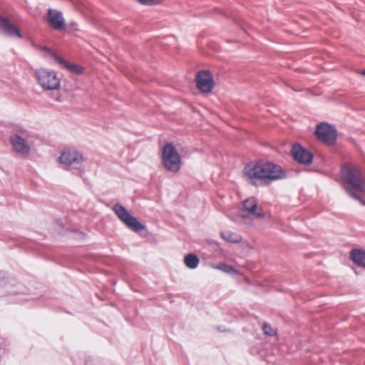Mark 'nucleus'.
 I'll list each match as a JSON object with an SVG mask.
<instances>
[{
    "label": "nucleus",
    "mask_w": 365,
    "mask_h": 365,
    "mask_svg": "<svg viewBox=\"0 0 365 365\" xmlns=\"http://www.w3.org/2000/svg\"><path fill=\"white\" fill-rule=\"evenodd\" d=\"M10 143L14 151L22 157H28L31 152V143L25 130L14 133L10 137Z\"/></svg>",
    "instance_id": "7"
},
{
    "label": "nucleus",
    "mask_w": 365,
    "mask_h": 365,
    "mask_svg": "<svg viewBox=\"0 0 365 365\" xmlns=\"http://www.w3.org/2000/svg\"><path fill=\"white\" fill-rule=\"evenodd\" d=\"M199 263L200 259L195 254L190 253L184 257L185 265L190 269H196Z\"/></svg>",
    "instance_id": "16"
},
{
    "label": "nucleus",
    "mask_w": 365,
    "mask_h": 365,
    "mask_svg": "<svg viewBox=\"0 0 365 365\" xmlns=\"http://www.w3.org/2000/svg\"><path fill=\"white\" fill-rule=\"evenodd\" d=\"M48 21L54 29H63L66 26L62 13L54 9L48 11Z\"/></svg>",
    "instance_id": "13"
},
{
    "label": "nucleus",
    "mask_w": 365,
    "mask_h": 365,
    "mask_svg": "<svg viewBox=\"0 0 365 365\" xmlns=\"http://www.w3.org/2000/svg\"><path fill=\"white\" fill-rule=\"evenodd\" d=\"M163 163L165 169L172 173H177L181 166L180 157L175 149L171 144H167L163 147Z\"/></svg>",
    "instance_id": "6"
},
{
    "label": "nucleus",
    "mask_w": 365,
    "mask_h": 365,
    "mask_svg": "<svg viewBox=\"0 0 365 365\" xmlns=\"http://www.w3.org/2000/svg\"><path fill=\"white\" fill-rule=\"evenodd\" d=\"M262 329L264 334L267 336H274L276 334L275 329L268 324H264Z\"/></svg>",
    "instance_id": "19"
},
{
    "label": "nucleus",
    "mask_w": 365,
    "mask_h": 365,
    "mask_svg": "<svg viewBox=\"0 0 365 365\" xmlns=\"http://www.w3.org/2000/svg\"><path fill=\"white\" fill-rule=\"evenodd\" d=\"M245 179L254 185H264L282 178L284 173L281 167L267 162L251 163L243 170Z\"/></svg>",
    "instance_id": "1"
},
{
    "label": "nucleus",
    "mask_w": 365,
    "mask_h": 365,
    "mask_svg": "<svg viewBox=\"0 0 365 365\" xmlns=\"http://www.w3.org/2000/svg\"><path fill=\"white\" fill-rule=\"evenodd\" d=\"M292 154L295 160L304 165L310 164L313 159V155L310 152L297 144L292 146Z\"/></svg>",
    "instance_id": "12"
},
{
    "label": "nucleus",
    "mask_w": 365,
    "mask_h": 365,
    "mask_svg": "<svg viewBox=\"0 0 365 365\" xmlns=\"http://www.w3.org/2000/svg\"><path fill=\"white\" fill-rule=\"evenodd\" d=\"M341 178L349 195L364 204L361 197L365 195V175L359 168L352 165H345L341 168Z\"/></svg>",
    "instance_id": "2"
},
{
    "label": "nucleus",
    "mask_w": 365,
    "mask_h": 365,
    "mask_svg": "<svg viewBox=\"0 0 365 365\" xmlns=\"http://www.w3.org/2000/svg\"><path fill=\"white\" fill-rule=\"evenodd\" d=\"M46 50L51 56L53 60L57 62L62 68H66L68 71L75 74H79L83 72V68L80 65L68 62L59 56L55 51L49 48H46Z\"/></svg>",
    "instance_id": "11"
},
{
    "label": "nucleus",
    "mask_w": 365,
    "mask_h": 365,
    "mask_svg": "<svg viewBox=\"0 0 365 365\" xmlns=\"http://www.w3.org/2000/svg\"><path fill=\"white\" fill-rule=\"evenodd\" d=\"M113 210L118 219L129 229L135 232H139L145 229V226L140 223L135 217H133L123 205L116 204L113 206Z\"/></svg>",
    "instance_id": "8"
},
{
    "label": "nucleus",
    "mask_w": 365,
    "mask_h": 365,
    "mask_svg": "<svg viewBox=\"0 0 365 365\" xmlns=\"http://www.w3.org/2000/svg\"><path fill=\"white\" fill-rule=\"evenodd\" d=\"M198 89L205 93H210L214 86L212 74L207 71H200L196 78Z\"/></svg>",
    "instance_id": "10"
},
{
    "label": "nucleus",
    "mask_w": 365,
    "mask_h": 365,
    "mask_svg": "<svg viewBox=\"0 0 365 365\" xmlns=\"http://www.w3.org/2000/svg\"><path fill=\"white\" fill-rule=\"evenodd\" d=\"M84 160L83 155L73 148L64 149L58 158V163L62 168L70 170H73L77 173H81Z\"/></svg>",
    "instance_id": "3"
},
{
    "label": "nucleus",
    "mask_w": 365,
    "mask_h": 365,
    "mask_svg": "<svg viewBox=\"0 0 365 365\" xmlns=\"http://www.w3.org/2000/svg\"><path fill=\"white\" fill-rule=\"evenodd\" d=\"M7 291L9 292V293H11V294H16V292L14 291V290H11L9 288H7Z\"/></svg>",
    "instance_id": "21"
},
{
    "label": "nucleus",
    "mask_w": 365,
    "mask_h": 365,
    "mask_svg": "<svg viewBox=\"0 0 365 365\" xmlns=\"http://www.w3.org/2000/svg\"><path fill=\"white\" fill-rule=\"evenodd\" d=\"M210 267L212 269H219L222 271L223 272L230 274H235L237 273V270L233 267L228 265L227 264L225 263H220L218 264H210Z\"/></svg>",
    "instance_id": "17"
},
{
    "label": "nucleus",
    "mask_w": 365,
    "mask_h": 365,
    "mask_svg": "<svg viewBox=\"0 0 365 365\" xmlns=\"http://www.w3.org/2000/svg\"><path fill=\"white\" fill-rule=\"evenodd\" d=\"M315 134L319 140L328 145L334 143L336 138V129L327 123L319 125L316 129Z\"/></svg>",
    "instance_id": "9"
},
{
    "label": "nucleus",
    "mask_w": 365,
    "mask_h": 365,
    "mask_svg": "<svg viewBox=\"0 0 365 365\" xmlns=\"http://www.w3.org/2000/svg\"><path fill=\"white\" fill-rule=\"evenodd\" d=\"M240 215L244 219L250 220H261L264 217L265 213L258 205L255 197H250L243 201L240 209Z\"/></svg>",
    "instance_id": "5"
},
{
    "label": "nucleus",
    "mask_w": 365,
    "mask_h": 365,
    "mask_svg": "<svg viewBox=\"0 0 365 365\" xmlns=\"http://www.w3.org/2000/svg\"><path fill=\"white\" fill-rule=\"evenodd\" d=\"M35 76L38 84L45 90H56L60 86V80L54 71L40 68L35 71Z\"/></svg>",
    "instance_id": "4"
},
{
    "label": "nucleus",
    "mask_w": 365,
    "mask_h": 365,
    "mask_svg": "<svg viewBox=\"0 0 365 365\" xmlns=\"http://www.w3.org/2000/svg\"><path fill=\"white\" fill-rule=\"evenodd\" d=\"M0 29L2 31L11 37H17L21 38L22 36L19 30L15 25L11 24L8 19L0 16Z\"/></svg>",
    "instance_id": "14"
},
{
    "label": "nucleus",
    "mask_w": 365,
    "mask_h": 365,
    "mask_svg": "<svg viewBox=\"0 0 365 365\" xmlns=\"http://www.w3.org/2000/svg\"><path fill=\"white\" fill-rule=\"evenodd\" d=\"M207 242L210 245L212 246L213 248H217L219 246L217 242L215 240H209Z\"/></svg>",
    "instance_id": "20"
},
{
    "label": "nucleus",
    "mask_w": 365,
    "mask_h": 365,
    "mask_svg": "<svg viewBox=\"0 0 365 365\" xmlns=\"http://www.w3.org/2000/svg\"><path fill=\"white\" fill-rule=\"evenodd\" d=\"M361 74H362L363 76H365V70H364L363 71H361Z\"/></svg>",
    "instance_id": "22"
},
{
    "label": "nucleus",
    "mask_w": 365,
    "mask_h": 365,
    "mask_svg": "<svg viewBox=\"0 0 365 365\" xmlns=\"http://www.w3.org/2000/svg\"><path fill=\"white\" fill-rule=\"evenodd\" d=\"M220 235L225 240L232 243L239 242L241 240L240 235L230 232H221Z\"/></svg>",
    "instance_id": "18"
},
{
    "label": "nucleus",
    "mask_w": 365,
    "mask_h": 365,
    "mask_svg": "<svg viewBox=\"0 0 365 365\" xmlns=\"http://www.w3.org/2000/svg\"><path fill=\"white\" fill-rule=\"evenodd\" d=\"M350 259L358 267L365 269V251L355 248L350 252Z\"/></svg>",
    "instance_id": "15"
}]
</instances>
